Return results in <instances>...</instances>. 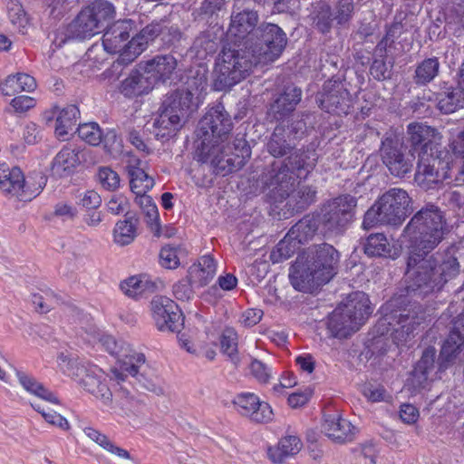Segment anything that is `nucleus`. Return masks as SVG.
I'll return each instance as SVG.
<instances>
[{"label":"nucleus","instance_id":"nucleus-29","mask_svg":"<svg viewBox=\"0 0 464 464\" xmlns=\"http://www.w3.org/2000/svg\"><path fill=\"white\" fill-rule=\"evenodd\" d=\"M160 32V28L157 24L144 27L130 40L121 54V59L125 62L134 61L147 48L148 43L159 35Z\"/></svg>","mask_w":464,"mask_h":464},{"label":"nucleus","instance_id":"nucleus-43","mask_svg":"<svg viewBox=\"0 0 464 464\" xmlns=\"http://www.w3.org/2000/svg\"><path fill=\"white\" fill-rule=\"evenodd\" d=\"M364 252L370 256L394 257L392 246L386 236L382 233L372 234L367 237L364 245Z\"/></svg>","mask_w":464,"mask_h":464},{"label":"nucleus","instance_id":"nucleus-15","mask_svg":"<svg viewBox=\"0 0 464 464\" xmlns=\"http://www.w3.org/2000/svg\"><path fill=\"white\" fill-rule=\"evenodd\" d=\"M151 311L160 331L179 332L183 325L184 320L178 305L166 296L153 298Z\"/></svg>","mask_w":464,"mask_h":464},{"label":"nucleus","instance_id":"nucleus-64","mask_svg":"<svg viewBox=\"0 0 464 464\" xmlns=\"http://www.w3.org/2000/svg\"><path fill=\"white\" fill-rule=\"evenodd\" d=\"M107 207L111 214L119 215L127 210L128 200L122 195H114L108 201Z\"/></svg>","mask_w":464,"mask_h":464},{"label":"nucleus","instance_id":"nucleus-58","mask_svg":"<svg viewBox=\"0 0 464 464\" xmlns=\"http://www.w3.org/2000/svg\"><path fill=\"white\" fill-rule=\"evenodd\" d=\"M353 11V0H340L335 7L334 20H335L338 24H346L351 19Z\"/></svg>","mask_w":464,"mask_h":464},{"label":"nucleus","instance_id":"nucleus-3","mask_svg":"<svg viewBox=\"0 0 464 464\" xmlns=\"http://www.w3.org/2000/svg\"><path fill=\"white\" fill-rule=\"evenodd\" d=\"M207 88L205 72H198L187 81L184 87L167 95L152 125L155 137L163 140L175 135L181 127V121L203 102Z\"/></svg>","mask_w":464,"mask_h":464},{"label":"nucleus","instance_id":"nucleus-52","mask_svg":"<svg viewBox=\"0 0 464 464\" xmlns=\"http://www.w3.org/2000/svg\"><path fill=\"white\" fill-rule=\"evenodd\" d=\"M251 375L260 384H267L275 376L273 368L257 359H252L249 364Z\"/></svg>","mask_w":464,"mask_h":464},{"label":"nucleus","instance_id":"nucleus-45","mask_svg":"<svg viewBox=\"0 0 464 464\" xmlns=\"http://www.w3.org/2000/svg\"><path fill=\"white\" fill-rule=\"evenodd\" d=\"M286 134L287 132L283 127L275 128L266 144L267 150L272 156L283 157L293 150V146L286 140Z\"/></svg>","mask_w":464,"mask_h":464},{"label":"nucleus","instance_id":"nucleus-53","mask_svg":"<svg viewBox=\"0 0 464 464\" xmlns=\"http://www.w3.org/2000/svg\"><path fill=\"white\" fill-rule=\"evenodd\" d=\"M135 227L129 220L119 221L114 228V240L117 244L125 246L130 244L135 237Z\"/></svg>","mask_w":464,"mask_h":464},{"label":"nucleus","instance_id":"nucleus-17","mask_svg":"<svg viewBox=\"0 0 464 464\" xmlns=\"http://www.w3.org/2000/svg\"><path fill=\"white\" fill-rule=\"evenodd\" d=\"M233 404L241 415L257 423H266L273 419L271 406L254 392H241L235 396Z\"/></svg>","mask_w":464,"mask_h":464},{"label":"nucleus","instance_id":"nucleus-22","mask_svg":"<svg viewBox=\"0 0 464 464\" xmlns=\"http://www.w3.org/2000/svg\"><path fill=\"white\" fill-rule=\"evenodd\" d=\"M381 154L383 163L392 175L401 178L411 171L412 160L405 158L398 148V144L392 140L386 139L382 141Z\"/></svg>","mask_w":464,"mask_h":464},{"label":"nucleus","instance_id":"nucleus-8","mask_svg":"<svg viewBox=\"0 0 464 464\" xmlns=\"http://www.w3.org/2000/svg\"><path fill=\"white\" fill-rule=\"evenodd\" d=\"M253 53L244 49H223L216 63L214 89L226 91L246 79L254 66L259 64Z\"/></svg>","mask_w":464,"mask_h":464},{"label":"nucleus","instance_id":"nucleus-32","mask_svg":"<svg viewBox=\"0 0 464 464\" xmlns=\"http://www.w3.org/2000/svg\"><path fill=\"white\" fill-rule=\"evenodd\" d=\"M121 291L128 296L138 298L152 294L157 289V283L147 274L133 276L121 284Z\"/></svg>","mask_w":464,"mask_h":464},{"label":"nucleus","instance_id":"nucleus-14","mask_svg":"<svg viewBox=\"0 0 464 464\" xmlns=\"http://www.w3.org/2000/svg\"><path fill=\"white\" fill-rule=\"evenodd\" d=\"M85 333L87 336L83 338L88 343L100 342L108 353L118 358L119 362L122 363L121 371L131 376H136L139 373L140 367L145 362V356L142 353L130 354L129 346L123 342H117L113 336L101 333L95 326L85 329Z\"/></svg>","mask_w":464,"mask_h":464},{"label":"nucleus","instance_id":"nucleus-48","mask_svg":"<svg viewBox=\"0 0 464 464\" xmlns=\"http://www.w3.org/2000/svg\"><path fill=\"white\" fill-rule=\"evenodd\" d=\"M8 17L18 33L25 34L29 27V19L19 1L9 0L7 3Z\"/></svg>","mask_w":464,"mask_h":464},{"label":"nucleus","instance_id":"nucleus-23","mask_svg":"<svg viewBox=\"0 0 464 464\" xmlns=\"http://www.w3.org/2000/svg\"><path fill=\"white\" fill-rule=\"evenodd\" d=\"M462 346H464V314H459L454 321L453 328L441 348L440 369L447 368L454 362Z\"/></svg>","mask_w":464,"mask_h":464},{"label":"nucleus","instance_id":"nucleus-18","mask_svg":"<svg viewBox=\"0 0 464 464\" xmlns=\"http://www.w3.org/2000/svg\"><path fill=\"white\" fill-rule=\"evenodd\" d=\"M318 102L319 106L329 113L346 115L352 106V97L343 84L328 82L324 85Z\"/></svg>","mask_w":464,"mask_h":464},{"label":"nucleus","instance_id":"nucleus-2","mask_svg":"<svg viewBox=\"0 0 464 464\" xmlns=\"http://www.w3.org/2000/svg\"><path fill=\"white\" fill-rule=\"evenodd\" d=\"M199 124L205 140L210 139V146L203 141L200 160L210 162L218 173H231L240 169L250 158L251 151L246 140L235 138L230 141L232 121L222 106L211 108Z\"/></svg>","mask_w":464,"mask_h":464},{"label":"nucleus","instance_id":"nucleus-34","mask_svg":"<svg viewBox=\"0 0 464 464\" xmlns=\"http://www.w3.org/2000/svg\"><path fill=\"white\" fill-rule=\"evenodd\" d=\"M15 375L22 387L30 394L53 404L60 403L58 397L53 392L45 388L34 376L19 370L15 371Z\"/></svg>","mask_w":464,"mask_h":464},{"label":"nucleus","instance_id":"nucleus-21","mask_svg":"<svg viewBox=\"0 0 464 464\" xmlns=\"http://www.w3.org/2000/svg\"><path fill=\"white\" fill-rule=\"evenodd\" d=\"M435 356L436 349L434 347L426 348L420 361L417 362L411 376L408 379L407 385L414 392L425 389L430 381L433 379L435 372Z\"/></svg>","mask_w":464,"mask_h":464},{"label":"nucleus","instance_id":"nucleus-42","mask_svg":"<svg viewBox=\"0 0 464 464\" xmlns=\"http://www.w3.org/2000/svg\"><path fill=\"white\" fill-rule=\"evenodd\" d=\"M464 29V0H455L445 14V30L459 35Z\"/></svg>","mask_w":464,"mask_h":464},{"label":"nucleus","instance_id":"nucleus-59","mask_svg":"<svg viewBox=\"0 0 464 464\" xmlns=\"http://www.w3.org/2000/svg\"><path fill=\"white\" fill-rule=\"evenodd\" d=\"M58 366L60 367L61 371L67 374L68 376L72 377H79L80 373L78 368H81L82 363L78 362L77 360L69 358L64 353H61L58 356Z\"/></svg>","mask_w":464,"mask_h":464},{"label":"nucleus","instance_id":"nucleus-30","mask_svg":"<svg viewBox=\"0 0 464 464\" xmlns=\"http://www.w3.org/2000/svg\"><path fill=\"white\" fill-rule=\"evenodd\" d=\"M355 428L350 421L342 418L337 412L324 416L323 430L325 435L336 441H345L353 438Z\"/></svg>","mask_w":464,"mask_h":464},{"label":"nucleus","instance_id":"nucleus-6","mask_svg":"<svg viewBox=\"0 0 464 464\" xmlns=\"http://www.w3.org/2000/svg\"><path fill=\"white\" fill-rule=\"evenodd\" d=\"M371 313L368 296L363 292L352 293L329 315L327 329L333 337L347 338L362 327Z\"/></svg>","mask_w":464,"mask_h":464},{"label":"nucleus","instance_id":"nucleus-62","mask_svg":"<svg viewBox=\"0 0 464 464\" xmlns=\"http://www.w3.org/2000/svg\"><path fill=\"white\" fill-rule=\"evenodd\" d=\"M192 285L189 280H182L174 285L173 295L180 301H188L193 296Z\"/></svg>","mask_w":464,"mask_h":464},{"label":"nucleus","instance_id":"nucleus-20","mask_svg":"<svg viewBox=\"0 0 464 464\" xmlns=\"http://www.w3.org/2000/svg\"><path fill=\"white\" fill-rule=\"evenodd\" d=\"M410 141L414 149L420 147V151L427 153L442 150V135L434 128L423 123H411L408 126Z\"/></svg>","mask_w":464,"mask_h":464},{"label":"nucleus","instance_id":"nucleus-33","mask_svg":"<svg viewBox=\"0 0 464 464\" xmlns=\"http://www.w3.org/2000/svg\"><path fill=\"white\" fill-rule=\"evenodd\" d=\"M302 91L295 86H287L284 92L271 106V111L276 120H281L291 113L301 101Z\"/></svg>","mask_w":464,"mask_h":464},{"label":"nucleus","instance_id":"nucleus-1","mask_svg":"<svg viewBox=\"0 0 464 464\" xmlns=\"http://www.w3.org/2000/svg\"><path fill=\"white\" fill-rule=\"evenodd\" d=\"M445 221L441 211L433 205L419 210L403 231L409 242L406 292L409 295L426 297L440 292L459 272L457 258L449 254L431 255L442 240Z\"/></svg>","mask_w":464,"mask_h":464},{"label":"nucleus","instance_id":"nucleus-26","mask_svg":"<svg viewBox=\"0 0 464 464\" xmlns=\"http://www.w3.org/2000/svg\"><path fill=\"white\" fill-rule=\"evenodd\" d=\"M53 117H55V135L65 140L74 131L80 111L75 105H67L63 108L54 107L52 111Z\"/></svg>","mask_w":464,"mask_h":464},{"label":"nucleus","instance_id":"nucleus-47","mask_svg":"<svg viewBox=\"0 0 464 464\" xmlns=\"http://www.w3.org/2000/svg\"><path fill=\"white\" fill-rule=\"evenodd\" d=\"M300 247V245L287 233L286 236L280 240L270 254L271 261L281 263L291 257Z\"/></svg>","mask_w":464,"mask_h":464},{"label":"nucleus","instance_id":"nucleus-37","mask_svg":"<svg viewBox=\"0 0 464 464\" xmlns=\"http://www.w3.org/2000/svg\"><path fill=\"white\" fill-rule=\"evenodd\" d=\"M302 448L300 439L295 435H288L282 438L277 447L269 448L267 454L269 459L275 462H281L285 457L297 454Z\"/></svg>","mask_w":464,"mask_h":464},{"label":"nucleus","instance_id":"nucleus-28","mask_svg":"<svg viewBox=\"0 0 464 464\" xmlns=\"http://www.w3.org/2000/svg\"><path fill=\"white\" fill-rule=\"evenodd\" d=\"M177 67V60L172 55H158L143 65L148 80L152 83L169 79Z\"/></svg>","mask_w":464,"mask_h":464},{"label":"nucleus","instance_id":"nucleus-60","mask_svg":"<svg viewBox=\"0 0 464 464\" xmlns=\"http://www.w3.org/2000/svg\"><path fill=\"white\" fill-rule=\"evenodd\" d=\"M314 389L311 386H305L288 396V404L292 408H299L305 405L311 399Z\"/></svg>","mask_w":464,"mask_h":464},{"label":"nucleus","instance_id":"nucleus-11","mask_svg":"<svg viewBox=\"0 0 464 464\" xmlns=\"http://www.w3.org/2000/svg\"><path fill=\"white\" fill-rule=\"evenodd\" d=\"M287 43L284 31L275 24H262L247 41L246 49L253 53V57L262 63L276 60Z\"/></svg>","mask_w":464,"mask_h":464},{"label":"nucleus","instance_id":"nucleus-57","mask_svg":"<svg viewBox=\"0 0 464 464\" xmlns=\"http://www.w3.org/2000/svg\"><path fill=\"white\" fill-rule=\"evenodd\" d=\"M363 396L372 402L388 401L391 396L380 385L366 384L362 388Z\"/></svg>","mask_w":464,"mask_h":464},{"label":"nucleus","instance_id":"nucleus-36","mask_svg":"<svg viewBox=\"0 0 464 464\" xmlns=\"http://www.w3.org/2000/svg\"><path fill=\"white\" fill-rule=\"evenodd\" d=\"M319 226L321 225L315 215H307L293 226L288 234L301 246L314 237Z\"/></svg>","mask_w":464,"mask_h":464},{"label":"nucleus","instance_id":"nucleus-9","mask_svg":"<svg viewBox=\"0 0 464 464\" xmlns=\"http://www.w3.org/2000/svg\"><path fill=\"white\" fill-rule=\"evenodd\" d=\"M452 162V153L445 149L419 152L414 181L424 190L435 189L450 178Z\"/></svg>","mask_w":464,"mask_h":464},{"label":"nucleus","instance_id":"nucleus-7","mask_svg":"<svg viewBox=\"0 0 464 464\" xmlns=\"http://www.w3.org/2000/svg\"><path fill=\"white\" fill-rule=\"evenodd\" d=\"M411 203L406 190L390 188L366 211L362 227L368 229L377 225L400 226L412 210Z\"/></svg>","mask_w":464,"mask_h":464},{"label":"nucleus","instance_id":"nucleus-41","mask_svg":"<svg viewBox=\"0 0 464 464\" xmlns=\"http://www.w3.org/2000/svg\"><path fill=\"white\" fill-rule=\"evenodd\" d=\"M152 89L147 76L139 72H132L121 83V92L128 97L138 96L149 92Z\"/></svg>","mask_w":464,"mask_h":464},{"label":"nucleus","instance_id":"nucleus-13","mask_svg":"<svg viewBox=\"0 0 464 464\" xmlns=\"http://www.w3.org/2000/svg\"><path fill=\"white\" fill-rule=\"evenodd\" d=\"M38 178L37 184L32 183L25 180L19 168H10L6 163L0 164V189L20 201H31L41 193L45 186V179L41 175Z\"/></svg>","mask_w":464,"mask_h":464},{"label":"nucleus","instance_id":"nucleus-4","mask_svg":"<svg viewBox=\"0 0 464 464\" xmlns=\"http://www.w3.org/2000/svg\"><path fill=\"white\" fill-rule=\"evenodd\" d=\"M339 252L326 243L314 246L302 252L289 270V279L295 289L312 292L327 284L337 273Z\"/></svg>","mask_w":464,"mask_h":464},{"label":"nucleus","instance_id":"nucleus-16","mask_svg":"<svg viewBox=\"0 0 464 464\" xmlns=\"http://www.w3.org/2000/svg\"><path fill=\"white\" fill-rule=\"evenodd\" d=\"M135 30L134 22L130 19L119 20L110 25L102 36V45L109 53H119L118 63L128 64L130 62H125L121 59L126 45L130 41V35Z\"/></svg>","mask_w":464,"mask_h":464},{"label":"nucleus","instance_id":"nucleus-24","mask_svg":"<svg viewBox=\"0 0 464 464\" xmlns=\"http://www.w3.org/2000/svg\"><path fill=\"white\" fill-rule=\"evenodd\" d=\"M257 21L256 12L250 10H244L233 15L228 33L235 36V44L238 43V46H240L241 42H243V46L246 48L247 41L255 33Z\"/></svg>","mask_w":464,"mask_h":464},{"label":"nucleus","instance_id":"nucleus-25","mask_svg":"<svg viewBox=\"0 0 464 464\" xmlns=\"http://www.w3.org/2000/svg\"><path fill=\"white\" fill-rule=\"evenodd\" d=\"M126 169L134 194L147 193L154 186V180L144 170L141 160L134 155H127Z\"/></svg>","mask_w":464,"mask_h":464},{"label":"nucleus","instance_id":"nucleus-46","mask_svg":"<svg viewBox=\"0 0 464 464\" xmlns=\"http://www.w3.org/2000/svg\"><path fill=\"white\" fill-rule=\"evenodd\" d=\"M136 202L140 207L147 224L151 227L157 235L160 230V215L159 210L151 197L144 194H136Z\"/></svg>","mask_w":464,"mask_h":464},{"label":"nucleus","instance_id":"nucleus-35","mask_svg":"<svg viewBox=\"0 0 464 464\" xmlns=\"http://www.w3.org/2000/svg\"><path fill=\"white\" fill-rule=\"evenodd\" d=\"M36 88L34 78L27 73L18 72L9 75L0 84L1 92L5 96H12L21 92H33Z\"/></svg>","mask_w":464,"mask_h":464},{"label":"nucleus","instance_id":"nucleus-63","mask_svg":"<svg viewBox=\"0 0 464 464\" xmlns=\"http://www.w3.org/2000/svg\"><path fill=\"white\" fill-rule=\"evenodd\" d=\"M104 148L113 157L121 152V143L113 130L103 135Z\"/></svg>","mask_w":464,"mask_h":464},{"label":"nucleus","instance_id":"nucleus-12","mask_svg":"<svg viewBox=\"0 0 464 464\" xmlns=\"http://www.w3.org/2000/svg\"><path fill=\"white\" fill-rule=\"evenodd\" d=\"M356 205V198L351 195H342L326 203L321 213L315 215L319 219L321 231L325 235L342 233L353 219Z\"/></svg>","mask_w":464,"mask_h":464},{"label":"nucleus","instance_id":"nucleus-50","mask_svg":"<svg viewBox=\"0 0 464 464\" xmlns=\"http://www.w3.org/2000/svg\"><path fill=\"white\" fill-rule=\"evenodd\" d=\"M76 130L80 139L92 146H97L102 140L103 133L96 122L80 124Z\"/></svg>","mask_w":464,"mask_h":464},{"label":"nucleus","instance_id":"nucleus-10","mask_svg":"<svg viewBox=\"0 0 464 464\" xmlns=\"http://www.w3.org/2000/svg\"><path fill=\"white\" fill-rule=\"evenodd\" d=\"M114 6L104 0H97L83 8L68 26V38H90L104 27L105 23L114 17Z\"/></svg>","mask_w":464,"mask_h":464},{"label":"nucleus","instance_id":"nucleus-19","mask_svg":"<svg viewBox=\"0 0 464 464\" xmlns=\"http://www.w3.org/2000/svg\"><path fill=\"white\" fill-rule=\"evenodd\" d=\"M78 370H80L79 377L82 376L81 383L83 388L103 403L108 404L111 401L112 394L107 384L106 373L97 365L90 363L81 365Z\"/></svg>","mask_w":464,"mask_h":464},{"label":"nucleus","instance_id":"nucleus-27","mask_svg":"<svg viewBox=\"0 0 464 464\" xmlns=\"http://www.w3.org/2000/svg\"><path fill=\"white\" fill-rule=\"evenodd\" d=\"M80 150L72 146H64L53 158L51 164L52 175L57 178L72 174L80 164Z\"/></svg>","mask_w":464,"mask_h":464},{"label":"nucleus","instance_id":"nucleus-39","mask_svg":"<svg viewBox=\"0 0 464 464\" xmlns=\"http://www.w3.org/2000/svg\"><path fill=\"white\" fill-rule=\"evenodd\" d=\"M438 108L445 113H452L464 107V92L457 88L449 87L446 91L438 94Z\"/></svg>","mask_w":464,"mask_h":464},{"label":"nucleus","instance_id":"nucleus-49","mask_svg":"<svg viewBox=\"0 0 464 464\" xmlns=\"http://www.w3.org/2000/svg\"><path fill=\"white\" fill-rule=\"evenodd\" d=\"M440 63L437 58L422 61L416 68L415 79L418 84H425L432 81L438 74Z\"/></svg>","mask_w":464,"mask_h":464},{"label":"nucleus","instance_id":"nucleus-55","mask_svg":"<svg viewBox=\"0 0 464 464\" xmlns=\"http://www.w3.org/2000/svg\"><path fill=\"white\" fill-rule=\"evenodd\" d=\"M31 405L49 424L56 426L63 430H68L70 429L69 421L61 414L53 410L46 411L38 404L32 403Z\"/></svg>","mask_w":464,"mask_h":464},{"label":"nucleus","instance_id":"nucleus-51","mask_svg":"<svg viewBox=\"0 0 464 464\" xmlns=\"http://www.w3.org/2000/svg\"><path fill=\"white\" fill-rule=\"evenodd\" d=\"M182 250L179 246L166 245L161 247L159 255L160 265L166 269H176L180 265V254Z\"/></svg>","mask_w":464,"mask_h":464},{"label":"nucleus","instance_id":"nucleus-61","mask_svg":"<svg viewBox=\"0 0 464 464\" xmlns=\"http://www.w3.org/2000/svg\"><path fill=\"white\" fill-rule=\"evenodd\" d=\"M296 195L298 199L296 200L295 206L297 209H301L314 201L316 191L312 187L302 186L298 187Z\"/></svg>","mask_w":464,"mask_h":464},{"label":"nucleus","instance_id":"nucleus-5","mask_svg":"<svg viewBox=\"0 0 464 464\" xmlns=\"http://www.w3.org/2000/svg\"><path fill=\"white\" fill-rule=\"evenodd\" d=\"M316 159L308 151H295L279 165L273 164L269 180L266 186L272 188L280 198L290 197L295 187L305 179L315 166Z\"/></svg>","mask_w":464,"mask_h":464},{"label":"nucleus","instance_id":"nucleus-31","mask_svg":"<svg viewBox=\"0 0 464 464\" xmlns=\"http://www.w3.org/2000/svg\"><path fill=\"white\" fill-rule=\"evenodd\" d=\"M217 273V264L210 256H201L188 271V277L192 285L201 287L207 285Z\"/></svg>","mask_w":464,"mask_h":464},{"label":"nucleus","instance_id":"nucleus-56","mask_svg":"<svg viewBox=\"0 0 464 464\" xmlns=\"http://www.w3.org/2000/svg\"><path fill=\"white\" fill-rule=\"evenodd\" d=\"M98 179L107 190H115L120 186L119 174L109 167H102L98 171Z\"/></svg>","mask_w":464,"mask_h":464},{"label":"nucleus","instance_id":"nucleus-54","mask_svg":"<svg viewBox=\"0 0 464 464\" xmlns=\"http://www.w3.org/2000/svg\"><path fill=\"white\" fill-rule=\"evenodd\" d=\"M221 350L229 357L236 356L237 353L238 335L232 327H227L223 330L220 337Z\"/></svg>","mask_w":464,"mask_h":464},{"label":"nucleus","instance_id":"nucleus-44","mask_svg":"<svg viewBox=\"0 0 464 464\" xmlns=\"http://www.w3.org/2000/svg\"><path fill=\"white\" fill-rule=\"evenodd\" d=\"M83 432L90 440L97 443L106 451L122 459H131L130 453L126 450L115 445L105 434L100 432L98 430L92 427H85L83 429Z\"/></svg>","mask_w":464,"mask_h":464},{"label":"nucleus","instance_id":"nucleus-40","mask_svg":"<svg viewBox=\"0 0 464 464\" xmlns=\"http://www.w3.org/2000/svg\"><path fill=\"white\" fill-rule=\"evenodd\" d=\"M395 317H398V324L400 325V329H394L395 339L399 342H406L416 329V326L420 325L423 320V315H420L419 312L411 313L410 311L406 312V310H403Z\"/></svg>","mask_w":464,"mask_h":464},{"label":"nucleus","instance_id":"nucleus-38","mask_svg":"<svg viewBox=\"0 0 464 464\" xmlns=\"http://www.w3.org/2000/svg\"><path fill=\"white\" fill-rule=\"evenodd\" d=\"M312 24L321 33L330 32L334 21L330 5L323 1L312 5L309 14Z\"/></svg>","mask_w":464,"mask_h":464}]
</instances>
